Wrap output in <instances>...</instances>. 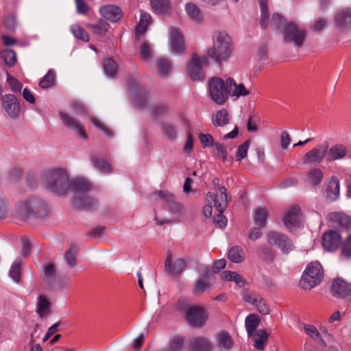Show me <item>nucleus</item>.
Listing matches in <instances>:
<instances>
[{"label": "nucleus", "mask_w": 351, "mask_h": 351, "mask_svg": "<svg viewBox=\"0 0 351 351\" xmlns=\"http://www.w3.org/2000/svg\"><path fill=\"white\" fill-rule=\"evenodd\" d=\"M234 50L232 41L226 32H215L213 36V46L208 49L207 56L218 64L228 61Z\"/></svg>", "instance_id": "nucleus-1"}, {"label": "nucleus", "mask_w": 351, "mask_h": 351, "mask_svg": "<svg viewBox=\"0 0 351 351\" xmlns=\"http://www.w3.org/2000/svg\"><path fill=\"white\" fill-rule=\"evenodd\" d=\"M69 188L74 192L73 204L76 208L84 210H91L96 208L97 201L87 193L90 189L88 180L75 178L70 182Z\"/></svg>", "instance_id": "nucleus-2"}, {"label": "nucleus", "mask_w": 351, "mask_h": 351, "mask_svg": "<svg viewBox=\"0 0 351 351\" xmlns=\"http://www.w3.org/2000/svg\"><path fill=\"white\" fill-rule=\"evenodd\" d=\"M176 306L178 311L184 314L185 319L193 327L203 326L208 318L204 307L192 304L187 299L179 300Z\"/></svg>", "instance_id": "nucleus-3"}, {"label": "nucleus", "mask_w": 351, "mask_h": 351, "mask_svg": "<svg viewBox=\"0 0 351 351\" xmlns=\"http://www.w3.org/2000/svg\"><path fill=\"white\" fill-rule=\"evenodd\" d=\"M43 180L46 186L58 195H64L69 189V180L66 171L62 169L45 171Z\"/></svg>", "instance_id": "nucleus-4"}, {"label": "nucleus", "mask_w": 351, "mask_h": 351, "mask_svg": "<svg viewBox=\"0 0 351 351\" xmlns=\"http://www.w3.org/2000/svg\"><path fill=\"white\" fill-rule=\"evenodd\" d=\"M49 213L47 204L42 199L32 198L16 204V215L21 220L30 217H44Z\"/></svg>", "instance_id": "nucleus-5"}, {"label": "nucleus", "mask_w": 351, "mask_h": 351, "mask_svg": "<svg viewBox=\"0 0 351 351\" xmlns=\"http://www.w3.org/2000/svg\"><path fill=\"white\" fill-rule=\"evenodd\" d=\"M324 278V269L321 264L311 262L304 271L300 282V287L305 290H310L318 285Z\"/></svg>", "instance_id": "nucleus-6"}, {"label": "nucleus", "mask_w": 351, "mask_h": 351, "mask_svg": "<svg viewBox=\"0 0 351 351\" xmlns=\"http://www.w3.org/2000/svg\"><path fill=\"white\" fill-rule=\"evenodd\" d=\"M283 40L286 43H293L296 47H302L306 41V30L298 24L290 22L282 29Z\"/></svg>", "instance_id": "nucleus-7"}, {"label": "nucleus", "mask_w": 351, "mask_h": 351, "mask_svg": "<svg viewBox=\"0 0 351 351\" xmlns=\"http://www.w3.org/2000/svg\"><path fill=\"white\" fill-rule=\"evenodd\" d=\"M209 95L217 104L223 105L228 99L227 79L226 81L220 77H215L208 83Z\"/></svg>", "instance_id": "nucleus-8"}, {"label": "nucleus", "mask_w": 351, "mask_h": 351, "mask_svg": "<svg viewBox=\"0 0 351 351\" xmlns=\"http://www.w3.org/2000/svg\"><path fill=\"white\" fill-rule=\"evenodd\" d=\"M208 63L206 56H198L193 53L191 57L190 62L188 64V73L193 81H202L205 78L203 71L204 67L208 66Z\"/></svg>", "instance_id": "nucleus-9"}, {"label": "nucleus", "mask_w": 351, "mask_h": 351, "mask_svg": "<svg viewBox=\"0 0 351 351\" xmlns=\"http://www.w3.org/2000/svg\"><path fill=\"white\" fill-rule=\"evenodd\" d=\"M328 143L327 142L317 145L307 152L302 157V161L305 165H319L327 160Z\"/></svg>", "instance_id": "nucleus-10"}, {"label": "nucleus", "mask_w": 351, "mask_h": 351, "mask_svg": "<svg viewBox=\"0 0 351 351\" xmlns=\"http://www.w3.org/2000/svg\"><path fill=\"white\" fill-rule=\"evenodd\" d=\"M267 241L277 247L283 254H288L295 248L293 241L285 234L271 231L267 235Z\"/></svg>", "instance_id": "nucleus-11"}, {"label": "nucleus", "mask_w": 351, "mask_h": 351, "mask_svg": "<svg viewBox=\"0 0 351 351\" xmlns=\"http://www.w3.org/2000/svg\"><path fill=\"white\" fill-rule=\"evenodd\" d=\"M153 197H158L165 204V208L170 213H179L181 211V205L175 200L173 193L168 191H157L153 193Z\"/></svg>", "instance_id": "nucleus-12"}, {"label": "nucleus", "mask_w": 351, "mask_h": 351, "mask_svg": "<svg viewBox=\"0 0 351 351\" xmlns=\"http://www.w3.org/2000/svg\"><path fill=\"white\" fill-rule=\"evenodd\" d=\"M59 116L63 124L68 129L74 131L77 135L84 140L88 138L84 125L81 122L73 119L68 114L64 112H60Z\"/></svg>", "instance_id": "nucleus-13"}, {"label": "nucleus", "mask_w": 351, "mask_h": 351, "mask_svg": "<svg viewBox=\"0 0 351 351\" xmlns=\"http://www.w3.org/2000/svg\"><path fill=\"white\" fill-rule=\"evenodd\" d=\"M331 293L337 298H351V284L343 279L337 278L331 285Z\"/></svg>", "instance_id": "nucleus-14"}, {"label": "nucleus", "mask_w": 351, "mask_h": 351, "mask_svg": "<svg viewBox=\"0 0 351 351\" xmlns=\"http://www.w3.org/2000/svg\"><path fill=\"white\" fill-rule=\"evenodd\" d=\"M334 22L335 27L341 31L351 29V8L338 10L334 16Z\"/></svg>", "instance_id": "nucleus-15"}, {"label": "nucleus", "mask_w": 351, "mask_h": 351, "mask_svg": "<svg viewBox=\"0 0 351 351\" xmlns=\"http://www.w3.org/2000/svg\"><path fill=\"white\" fill-rule=\"evenodd\" d=\"M169 44L171 51L176 54H181L184 52L185 47L183 35L177 27H171L169 32Z\"/></svg>", "instance_id": "nucleus-16"}, {"label": "nucleus", "mask_w": 351, "mask_h": 351, "mask_svg": "<svg viewBox=\"0 0 351 351\" xmlns=\"http://www.w3.org/2000/svg\"><path fill=\"white\" fill-rule=\"evenodd\" d=\"M300 208L298 206L291 207L283 218V223L289 230L300 227L302 223Z\"/></svg>", "instance_id": "nucleus-17"}, {"label": "nucleus", "mask_w": 351, "mask_h": 351, "mask_svg": "<svg viewBox=\"0 0 351 351\" xmlns=\"http://www.w3.org/2000/svg\"><path fill=\"white\" fill-rule=\"evenodd\" d=\"M2 107L6 114L12 117H16L20 112V105L14 95L8 94L1 97Z\"/></svg>", "instance_id": "nucleus-18"}, {"label": "nucleus", "mask_w": 351, "mask_h": 351, "mask_svg": "<svg viewBox=\"0 0 351 351\" xmlns=\"http://www.w3.org/2000/svg\"><path fill=\"white\" fill-rule=\"evenodd\" d=\"M341 235L335 230L326 232L322 236V245L327 251H335L341 243Z\"/></svg>", "instance_id": "nucleus-19"}, {"label": "nucleus", "mask_w": 351, "mask_h": 351, "mask_svg": "<svg viewBox=\"0 0 351 351\" xmlns=\"http://www.w3.org/2000/svg\"><path fill=\"white\" fill-rule=\"evenodd\" d=\"M206 196L213 200L214 206L219 213H223L224 212L228 206L227 191L224 186L219 187V191L215 195L208 192Z\"/></svg>", "instance_id": "nucleus-20"}, {"label": "nucleus", "mask_w": 351, "mask_h": 351, "mask_svg": "<svg viewBox=\"0 0 351 351\" xmlns=\"http://www.w3.org/2000/svg\"><path fill=\"white\" fill-rule=\"evenodd\" d=\"M227 86L228 97H232L238 99L240 97H245L250 94V90L243 84L237 83L233 78H227Z\"/></svg>", "instance_id": "nucleus-21"}, {"label": "nucleus", "mask_w": 351, "mask_h": 351, "mask_svg": "<svg viewBox=\"0 0 351 351\" xmlns=\"http://www.w3.org/2000/svg\"><path fill=\"white\" fill-rule=\"evenodd\" d=\"M171 252L167 251V258L165 261V269L166 271L172 275H180L186 265V262L182 258L177 259L173 265H171Z\"/></svg>", "instance_id": "nucleus-22"}, {"label": "nucleus", "mask_w": 351, "mask_h": 351, "mask_svg": "<svg viewBox=\"0 0 351 351\" xmlns=\"http://www.w3.org/2000/svg\"><path fill=\"white\" fill-rule=\"evenodd\" d=\"M99 12L104 18L114 23L119 21L123 15L120 8L113 5L102 6Z\"/></svg>", "instance_id": "nucleus-23"}, {"label": "nucleus", "mask_w": 351, "mask_h": 351, "mask_svg": "<svg viewBox=\"0 0 351 351\" xmlns=\"http://www.w3.org/2000/svg\"><path fill=\"white\" fill-rule=\"evenodd\" d=\"M328 219L330 221L335 223L336 226H339L346 230L351 229V217L343 213H331L328 214Z\"/></svg>", "instance_id": "nucleus-24"}, {"label": "nucleus", "mask_w": 351, "mask_h": 351, "mask_svg": "<svg viewBox=\"0 0 351 351\" xmlns=\"http://www.w3.org/2000/svg\"><path fill=\"white\" fill-rule=\"evenodd\" d=\"M40 276L43 282L47 285H52L57 279V271L56 267L52 263H47L43 265Z\"/></svg>", "instance_id": "nucleus-25"}, {"label": "nucleus", "mask_w": 351, "mask_h": 351, "mask_svg": "<svg viewBox=\"0 0 351 351\" xmlns=\"http://www.w3.org/2000/svg\"><path fill=\"white\" fill-rule=\"evenodd\" d=\"M86 27L94 35L104 37L108 32L110 25L105 20L100 19L95 23L88 24Z\"/></svg>", "instance_id": "nucleus-26"}, {"label": "nucleus", "mask_w": 351, "mask_h": 351, "mask_svg": "<svg viewBox=\"0 0 351 351\" xmlns=\"http://www.w3.org/2000/svg\"><path fill=\"white\" fill-rule=\"evenodd\" d=\"M348 150L343 145H335L332 146L327 154V162L343 159L347 155Z\"/></svg>", "instance_id": "nucleus-27"}, {"label": "nucleus", "mask_w": 351, "mask_h": 351, "mask_svg": "<svg viewBox=\"0 0 351 351\" xmlns=\"http://www.w3.org/2000/svg\"><path fill=\"white\" fill-rule=\"evenodd\" d=\"M211 274L210 269L206 268L204 272L202 274L199 279L195 283L193 292L195 294H199L206 291L207 289L210 288V283L208 280V278Z\"/></svg>", "instance_id": "nucleus-28"}, {"label": "nucleus", "mask_w": 351, "mask_h": 351, "mask_svg": "<svg viewBox=\"0 0 351 351\" xmlns=\"http://www.w3.org/2000/svg\"><path fill=\"white\" fill-rule=\"evenodd\" d=\"M190 349L192 351H210L212 345L205 337H197L190 342Z\"/></svg>", "instance_id": "nucleus-29"}, {"label": "nucleus", "mask_w": 351, "mask_h": 351, "mask_svg": "<svg viewBox=\"0 0 351 351\" xmlns=\"http://www.w3.org/2000/svg\"><path fill=\"white\" fill-rule=\"evenodd\" d=\"M324 173L322 169L317 167L311 169L306 175V182L312 186L320 184L323 180Z\"/></svg>", "instance_id": "nucleus-30"}, {"label": "nucleus", "mask_w": 351, "mask_h": 351, "mask_svg": "<svg viewBox=\"0 0 351 351\" xmlns=\"http://www.w3.org/2000/svg\"><path fill=\"white\" fill-rule=\"evenodd\" d=\"M229 121L230 115L225 108L217 111L212 117V123L215 126H225L229 123Z\"/></svg>", "instance_id": "nucleus-31"}, {"label": "nucleus", "mask_w": 351, "mask_h": 351, "mask_svg": "<svg viewBox=\"0 0 351 351\" xmlns=\"http://www.w3.org/2000/svg\"><path fill=\"white\" fill-rule=\"evenodd\" d=\"M221 277L226 281H234L239 287H243L246 284L245 280L235 271H223Z\"/></svg>", "instance_id": "nucleus-32"}, {"label": "nucleus", "mask_w": 351, "mask_h": 351, "mask_svg": "<svg viewBox=\"0 0 351 351\" xmlns=\"http://www.w3.org/2000/svg\"><path fill=\"white\" fill-rule=\"evenodd\" d=\"M91 161L94 167L100 172L108 173L111 171L110 163L95 154L91 155Z\"/></svg>", "instance_id": "nucleus-33"}, {"label": "nucleus", "mask_w": 351, "mask_h": 351, "mask_svg": "<svg viewBox=\"0 0 351 351\" xmlns=\"http://www.w3.org/2000/svg\"><path fill=\"white\" fill-rule=\"evenodd\" d=\"M328 197L331 200H335L337 198L339 194V181L335 177H332L326 188Z\"/></svg>", "instance_id": "nucleus-34"}, {"label": "nucleus", "mask_w": 351, "mask_h": 351, "mask_svg": "<svg viewBox=\"0 0 351 351\" xmlns=\"http://www.w3.org/2000/svg\"><path fill=\"white\" fill-rule=\"evenodd\" d=\"M260 322L258 317L254 314H250L246 317L245 326L248 337H252Z\"/></svg>", "instance_id": "nucleus-35"}, {"label": "nucleus", "mask_w": 351, "mask_h": 351, "mask_svg": "<svg viewBox=\"0 0 351 351\" xmlns=\"http://www.w3.org/2000/svg\"><path fill=\"white\" fill-rule=\"evenodd\" d=\"M228 258L233 263H239L245 260V254L241 247L236 245L229 250Z\"/></svg>", "instance_id": "nucleus-36"}, {"label": "nucleus", "mask_w": 351, "mask_h": 351, "mask_svg": "<svg viewBox=\"0 0 351 351\" xmlns=\"http://www.w3.org/2000/svg\"><path fill=\"white\" fill-rule=\"evenodd\" d=\"M254 346L258 350H263L265 343L268 341L269 335L265 330H258L256 332Z\"/></svg>", "instance_id": "nucleus-37"}, {"label": "nucleus", "mask_w": 351, "mask_h": 351, "mask_svg": "<svg viewBox=\"0 0 351 351\" xmlns=\"http://www.w3.org/2000/svg\"><path fill=\"white\" fill-rule=\"evenodd\" d=\"M49 302L44 295H40L36 306V313L40 317H43L48 315Z\"/></svg>", "instance_id": "nucleus-38"}, {"label": "nucleus", "mask_w": 351, "mask_h": 351, "mask_svg": "<svg viewBox=\"0 0 351 351\" xmlns=\"http://www.w3.org/2000/svg\"><path fill=\"white\" fill-rule=\"evenodd\" d=\"M185 10L189 16L194 21L200 22L202 15L200 10L193 3H188L185 5Z\"/></svg>", "instance_id": "nucleus-39"}, {"label": "nucleus", "mask_w": 351, "mask_h": 351, "mask_svg": "<svg viewBox=\"0 0 351 351\" xmlns=\"http://www.w3.org/2000/svg\"><path fill=\"white\" fill-rule=\"evenodd\" d=\"M156 66L160 75L167 76L171 69V64L167 58H160L156 60Z\"/></svg>", "instance_id": "nucleus-40"}, {"label": "nucleus", "mask_w": 351, "mask_h": 351, "mask_svg": "<svg viewBox=\"0 0 351 351\" xmlns=\"http://www.w3.org/2000/svg\"><path fill=\"white\" fill-rule=\"evenodd\" d=\"M217 341L219 344L226 350H230L234 344L231 336L226 331H221L218 334Z\"/></svg>", "instance_id": "nucleus-41"}, {"label": "nucleus", "mask_w": 351, "mask_h": 351, "mask_svg": "<svg viewBox=\"0 0 351 351\" xmlns=\"http://www.w3.org/2000/svg\"><path fill=\"white\" fill-rule=\"evenodd\" d=\"M261 12V24L263 27L265 28L268 25L269 13L268 10V1L267 0H258Z\"/></svg>", "instance_id": "nucleus-42"}, {"label": "nucleus", "mask_w": 351, "mask_h": 351, "mask_svg": "<svg viewBox=\"0 0 351 351\" xmlns=\"http://www.w3.org/2000/svg\"><path fill=\"white\" fill-rule=\"evenodd\" d=\"M70 30L77 39L84 42H88L89 36L87 32L80 25L77 24L73 25L70 27Z\"/></svg>", "instance_id": "nucleus-43"}, {"label": "nucleus", "mask_w": 351, "mask_h": 351, "mask_svg": "<svg viewBox=\"0 0 351 351\" xmlns=\"http://www.w3.org/2000/svg\"><path fill=\"white\" fill-rule=\"evenodd\" d=\"M77 254V249L76 247H71L67 250L64 255V259L66 265L71 268L75 267L77 265L76 255Z\"/></svg>", "instance_id": "nucleus-44"}, {"label": "nucleus", "mask_w": 351, "mask_h": 351, "mask_svg": "<svg viewBox=\"0 0 351 351\" xmlns=\"http://www.w3.org/2000/svg\"><path fill=\"white\" fill-rule=\"evenodd\" d=\"M268 212L265 208H259L255 210L254 219L256 225L262 228L265 226Z\"/></svg>", "instance_id": "nucleus-45"}, {"label": "nucleus", "mask_w": 351, "mask_h": 351, "mask_svg": "<svg viewBox=\"0 0 351 351\" xmlns=\"http://www.w3.org/2000/svg\"><path fill=\"white\" fill-rule=\"evenodd\" d=\"M304 330L315 341L320 343L322 346H325L326 345L324 341L321 337L320 333L319 332L317 329L314 326H313V325H308V324L304 325Z\"/></svg>", "instance_id": "nucleus-46"}, {"label": "nucleus", "mask_w": 351, "mask_h": 351, "mask_svg": "<svg viewBox=\"0 0 351 351\" xmlns=\"http://www.w3.org/2000/svg\"><path fill=\"white\" fill-rule=\"evenodd\" d=\"M151 5L156 12L163 14L169 10V0H151Z\"/></svg>", "instance_id": "nucleus-47"}, {"label": "nucleus", "mask_w": 351, "mask_h": 351, "mask_svg": "<svg viewBox=\"0 0 351 351\" xmlns=\"http://www.w3.org/2000/svg\"><path fill=\"white\" fill-rule=\"evenodd\" d=\"M21 258H16L10 269L9 276L16 282H19L21 278Z\"/></svg>", "instance_id": "nucleus-48"}, {"label": "nucleus", "mask_w": 351, "mask_h": 351, "mask_svg": "<svg viewBox=\"0 0 351 351\" xmlns=\"http://www.w3.org/2000/svg\"><path fill=\"white\" fill-rule=\"evenodd\" d=\"M104 73L108 77H113L117 74V65L112 58H107L103 63Z\"/></svg>", "instance_id": "nucleus-49"}, {"label": "nucleus", "mask_w": 351, "mask_h": 351, "mask_svg": "<svg viewBox=\"0 0 351 351\" xmlns=\"http://www.w3.org/2000/svg\"><path fill=\"white\" fill-rule=\"evenodd\" d=\"M151 16L149 14L143 12L141 14L140 21L138 26L136 27V32L138 34H143L151 22Z\"/></svg>", "instance_id": "nucleus-50"}, {"label": "nucleus", "mask_w": 351, "mask_h": 351, "mask_svg": "<svg viewBox=\"0 0 351 351\" xmlns=\"http://www.w3.org/2000/svg\"><path fill=\"white\" fill-rule=\"evenodd\" d=\"M55 82V72L49 70L39 82V86L43 88H48L52 86Z\"/></svg>", "instance_id": "nucleus-51"}, {"label": "nucleus", "mask_w": 351, "mask_h": 351, "mask_svg": "<svg viewBox=\"0 0 351 351\" xmlns=\"http://www.w3.org/2000/svg\"><path fill=\"white\" fill-rule=\"evenodd\" d=\"M1 57L3 58L5 63L9 66H12L16 62V53L12 49H5L3 51Z\"/></svg>", "instance_id": "nucleus-52"}, {"label": "nucleus", "mask_w": 351, "mask_h": 351, "mask_svg": "<svg viewBox=\"0 0 351 351\" xmlns=\"http://www.w3.org/2000/svg\"><path fill=\"white\" fill-rule=\"evenodd\" d=\"M3 25L10 32H14L18 26L16 16L14 14L7 15L3 19Z\"/></svg>", "instance_id": "nucleus-53"}, {"label": "nucleus", "mask_w": 351, "mask_h": 351, "mask_svg": "<svg viewBox=\"0 0 351 351\" xmlns=\"http://www.w3.org/2000/svg\"><path fill=\"white\" fill-rule=\"evenodd\" d=\"M7 83L9 84L12 92H21L23 87L22 83L8 73H7Z\"/></svg>", "instance_id": "nucleus-54"}, {"label": "nucleus", "mask_w": 351, "mask_h": 351, "mask_svg": "<svg viewBox=\"0 0 351 351\" xmlns=\"http://www.w3.org/2000/svg\"><path fill=\"white\" fill-rule=\"evenodd\" d=\"M254 306L262 315H268L270 312L269 305L267 304L266 300L261 295H259L256 304H254Z\"/></svg>", "instance_id": "nucleus-55"}, {"label": "nucleus", "mask_w": 351, "mask_h": 351, "mask_svg": "<svg viewBox=\"0 0 351 351\" xmlns=\"http://www.w3.org/2000/svg\"><path fill=\"white\" fill-rule=\"evenodd\" d=\"M250 147V141H246L239 146L236 152L237 160L241 161L247 156V151Z\"/></svg>", "instance_id": "nucleus-56"}, {"label": "nucleus", "mask_w": 351, "mask_h": 351, "mask_svg": "<svg viewBox=\"0 0 351 351\" xmlns=\"http://www.w3.org/2000/svg\"><path fill=\"white\" fill-rule=\"evenodd\" d=\"M341 255L346 258H351V234H350L347 239L342 243Z\"/></svg>", "instance_id": "nucleus-57"}, {"label": "nucleus", "mask_w": 351, "mask_h": 351, "mask_svg": "<svg viewBox=\"0 0 351 351\" xmlns=\"http://www.w3.org/2000/svg\"><path fill=\"white\" fill-rule=\"evenodd\" d=\"M243 300L250 304H256L260 295L250 292L247 289H243L241 293Z\"/></svg>", "instance_id": "nucleus-58"}, {"label": "nucleus", "mask_w": 351, "mask_h": 351, "mask_svg": "<svg viewBox=\"0 0 351 351\" xmlns=\"http://www.w3.org/2000/svg\"><path fill=\"white\" fill-rule=\"evenodd\" d=\"M10 214L8 199L2 196L0 197V219H4Z\"/></svg>", "instance_id": "nucleus-59"}, {"label": "nucleus", "mask_w": 351, "mask_h": 351, "mask_svg": "<svg viewBox=\"0 0 351 351\" xmlns=\"http://www.w3.org/2000/svg\"><path fill=\"white\" fill-rule=\"evenodd\" d=\"M136 101L138 108H141L145 107L148 102V96L147 93L143 90H141L136 98Z\"/></svg>", "instance_id": "nucleus-60"}, {"label": "nucleus", "mask_w": 351, "mask_h": 351, "mask_svg": "<svg viewBox=\"0 0 351 351\" xmlns=\"http://www.w3.org/2000/svg\"><path fill=\"white\" fill-rule=\"evenodd\" d=\"M162 130L169 139L174 140L176 138V131L173 125L165 123L162 125Z\"/></svg>", "instance_id": "nucleus-61"}, {"label": "nucleus", "mask_w": 351, "mask_h": 351, "mask_svg": "<svg viewBox=\"0 0 351 351\" xmlns=\"http://www.w3.org/2000/svg\"><path fill=\"white\" fill-rule=\"evenodd\" d=\"M78 14H86L89 10L88 5L84 0H75Z\"/></svg>", "instance_id": "nucleus-62"}, {"label": "nucleus", "mask_w": 351, "mask_h": 351, "mask_svg": "<svg viewBox=\"0 0 351 351\" xmlns=\"http://www.w3.org/2000/svg\"><path fill=\"white\" fill-rule=\"evenodd\" d=\"M199 141L203 147L213 146L214 145V140L213 136L209 134H200Z\"/></svg>", "instance_id": "nucleus-63"}, {"label": "nucleus", "mask_w": 351, "mask_h": 351, "mask_svg": "<svg viewBox=\"0 0 351 351\" xmlns=\"http://www.w3.org/2000/svg\"><path fill=\"white\" fill-rule=\"evenodd\" d=\"M215 147L216 149V155L221 158L223 161H225L227 157V151L225 147L219 143H215Z\"/></svg>", "instance_id": "nucleus-64"}]
</instances>
